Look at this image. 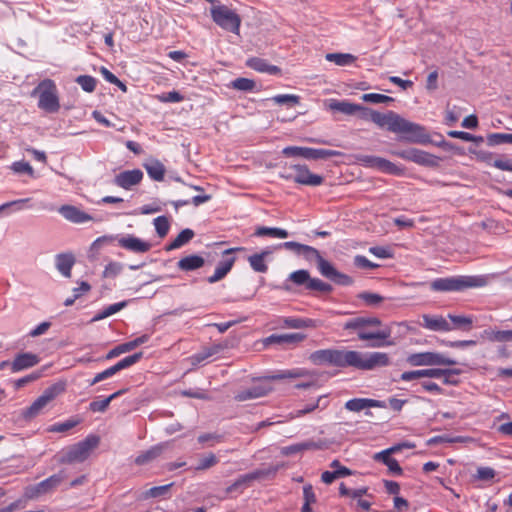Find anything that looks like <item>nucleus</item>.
<instances>
[{"label":"nucleus","mask_w":512,"mask_h":512,"mask_svg":"<svg viewBox=\"0 0 512 512\" xmlns=\"http://www.w3.org/2000/svg\"><path fill=\"white\" fill-rule=\"evenodd\" d=\"M78 423H79L78 420L69 419L65 422L56 423V424L52 425L51 428L49 429V431L58 432V433L66 432V431L74 428Z\"/></svg>","instance_id":"obj_61"},{"label":"nucleus","mask_w":512,"mask_h":512,"mask_svg":"<svg viewBox=\"0 0 512 512\" xmlns=\"http://www.w3.org/2000/svg\"><path fill=\"white\" fill-rule=\"evenodd\" d=\"M372 407L386 408V403L368 398H354L345 403V408L351 412H360Z\"/></svg>","instance_id":"obj_19"},{"label":"nucleus","mask_w":512,"mask_h":512,"mask_svg":"<svg viewBox=\"0 0 512 512\" xmlns=\"http://www.w3.org/2000/svg\"><path fill=\"white\" fill-rule=\"evenodd\" d=\"M205 264V260L203 257L199 255H188L186 257L181 258L178 263L177 267L181 271H194L201 267H203Z\"/></svg>","instance_id":"obj_29"},{"label":"nucleus","mask_w":512,"mask_h":512,"mask_svg":"<svg viewBox=\"0 0 512 512\" xmlns=\"http://www.w3.org/2000/svg\"><path fill=\"white\" fill-rule=\"evenodd\" d=\"M154 226L158 236L163 238L168 234L170 228L169 220L166 216H159L154 219Z\"/></svg>","instance_id":"obj_55"},{"label":"nucleus","mask_w":512,"mask_h":512,"mask_svg":"<svg viewBox=\"0 0 512 512\" xmlns=\"http://www.w3.org/2000/svg\"><path fill=\"white\" fill-rule=\"evenodd\" d=\"M67 475L65 471L61 470L56 474L51 475L47 479L41 481L35 487L36 494H45L48 493L55 488H57L65 479Z\"/></svg>","instance_id":"obj_21"},{"label":"nucleus","mask_w":512,"mask_h":512,"mask_svg":"<svg viewBox=\"0 0 512 512\" xmlns=\"http://www.w3.org/2000/svg\"><path fill=\"white\" fill-rule=\"evenodd\" d=\"M143 172L140 169L126 170L117 174L114 178V184L123 189H130L141 182Z\"/></svg>","instance_id":"obj_15"},{"label":"nucleus","mask_w":512,"mask_h":512,"mask_svg":"<svg viewBox=\"0 0 512 512\" xmlns=\"http://www.w3.org/2000/svg\"><path fill=\"white\" fill-rule=\"evenodd\" d=\"M121 248L134 253H146L151 249V244L133 235H127L118 239Z\"/></svg>","instance_id":"obj_16"},{"label":"nucleus","mask_w":512,"mask_h":512,"mask_svg":"<svg viewBox=\"0 0 512 512\" xmlns=\"http://www.w3.org/2000/svg\"><path fill=\"white\" fill-rule=\"evenodd\" d=\"M276 471V468L270 467L267 469H257L250 473L241 475L230 486L226 488V493L230 494L235 491L242 492L243 488L249 486L251 482L255 480L264 479L270 475L275 474Z\"/></svg>","instance_id":"obj_13"},{"label":"nucleus","mask_w":512,"mask_h":512,"mask_svg":"<svg viewBox=\"0 0 512 512\" xmlns=\"http://www.w3.org/2000/svg\"><path fill=\"white\" fill-rule=\"evenodd\" d=\"M142 356V352L134 353L133 355H129L118 361L115 365L112 366V368L114 369L115 373H118L119 371L126 369L137 363L142 358Z\"/></svg>","instance_id":"obj_44"},{"label":"nucleus","mask_w":512,"mask_h":512,"mask_svg":"<svg viewBox=\"0 0 512 512\" xmlns=\"http://www.w3.org/2000/svg\"><path fill=\"white\" fill-rule=\"evenodd\" d=\"M448 317L453 322L455 327H457V328H464L467 330H469L471 328V325L473 322L471 317L458 316V315H452V314H449Z\"/></svg>","instance_id":"obj_60"},{"label":"nucleus","mask_w":512,"mask_h":512,"mask_svg":"<svg viewBox=\"0 0 512 512\" xmlns=\"http://www.w3.org/2000/svg\"><path fill=\"white\" fill-rule=\"evenodd\" d=\"M496 476V471L491 467H479L474 478L479 481L491 482Z\"/></svg>","instance_id":"obj_56"},{"label":"nucleus","mask_w":512,"mask_h":512,"mask_svg":"<svg viewBox=\"0 0 512 512\" xmlns=\"http://www.w3.org/2000/svg\"><path fill=\"white\" fill-rule=\"evenodd\" d=\"M173 486V483L162 485V486H155L152 487L142 494L143 499H149V498H159V497H168L170 488Z\"/></svg>","instance_id":"obj_41"},{"label":"nucleus","mask_w":512,"mask_h":512,"mask_svg":"<svg viewBox=\"0 0 512 512\" xmlns=\"http://www.w3.org/2000/svg\"><path fill=\"white\" fill-rule=\"evenodd\" d=\"M66 385L64 382H57L44 390L43 394L39 396L29 407L24 409L21 413L25 420L35 418L47 406L49 402L55 399L58 395L65 391Z\"/></svg>","instance_id":"obj_8"},{"label":"nucleus","mask_w":512,"mask_h":512,"mask_svg":"<svg viewBox=\"0 0 512 512\" xmlns=\"http://www.w3.org/2000/svg\"><path fill=\"white\" fill-rule=\"evenodd\" d=\"M381 320L377 317H355L345 322V330L357 331L358 338L362 341H371L367 346L371 348H380L391 346L393 341L388 340L391 337V328L384 327L376 331H366L367 327H380Z\"/></svg>","instance_id":"obj_2"},{"label":"nucleus","mask_w":512,"mask_h":512,"mask_svg":"<svg viewBox=\"0 0 512 512\" xmlns=\"http://www.w3.org/2000/svg\"><path fill=\"white\" fill-rule=\"evenodd\" d=\"M144 167L151 179L154 181H163L165 176V166L157 159H152L144 164Z\"/></svg>","instance_id":"obj_31"},{"label":"nucleus","mask_w":512,"mask_h":512,"mask_svg":"<svg viewBox=\"0 0 512 512\" xmlns=\"http://www.w3.org/2000/svg\"><path fill=\"white\" fill-rule=\"evenodd\" d=\"M362 100L365 102L379 104V103H390L393 102L394 99L392 97L378 94V93H367L362 95Z\"/></svg>","instance_id":"obj_58"},{"label":"nucleus","mask_w":512,"mask_h":512,"mask_svg":"<svg viewBox=\"0 0 512 512\" xmlns=\"http://www.w3.org/2000/svg\"><path fill=\"white\" fill-rule=\"evenodd\" d=\"M285 327L291 329L317 328L321 325L319 320L310 318L285 317L282 319Z\"/></svg>","instance_id":"obj_27"},{"label":"nucleus","mask_w":512,"mask_h":512,"mask_svg":"<svg viewBox=\"0 0 512 512\" xmlns=\"http://www.w3.org/2000/svg\"><path fill=\"white\" fill-rule=\"evenodd\" d=\"M235 261H236L235 257H230V258L220 261L218 263V265L216 266V269H215L213 275L209 276L207 278V281L210 284H213V283H216V282L222 280L223 278H225L226 275L233 268Z\"/></svg>","instance_id":"obj_26"},{"label":"nucleus","mask_w":512,"mask_h":512,"mask_svg":"<svg viewBox=\"0 0 512 512\" xmlns=\"http://www.w3.org/2000/svg\"><path fill=\"white\" fill-rule=\"evenodd\" d=\"M123 265L118 262H110L103 271V276L106 278L115 277L121 273Z\"/></svg>","instance_id":"obj_63"},{"label":"nucleus","mask_w":512,"mask_h":512,"mask_svg":"<svg viewBox=\"0 0 512 512\" xmlns=\"http://www.w3.org/2000/svg\"><path fill=\"white\" fill-rule=\"evenodd\" d=\"M32 96H38V107L46 113H57L60 110L58 89L53 80H42L32 91Z\"/></svg>","instance_id":"obj_7"},{"label":"nucleus","mask_w":512,"mask_h":512,"mask_svg":"<svg viewBox=\"0 0 512 512\" xmlns=\"http://www.w3.org/2000/svg\"><path fill=\"white\" fill-rule=\"evenodd\" d=\"M276 104L294 106L299 104L300 97L292 94H280L272 98Z\"/></svg>","instance_id":"obj_57"},{"label":"nucleus","mask_w":512,"mask_h":512,"mask_svg":"<svg viewBox=\"0 0 512 512\" xmlns=\"http://www.w3.org/2000/svg\"><path fill=\"white\" fill-rule=\"evenodd\" d=\"M40 358L33 353L25 352L17 354L10 364V369L13 373H17L37 365Z\"/></svg>","instance_id":"obj_18"},{"label":"nucleus","mask_w":512,"mask_h":512,"mask_svg":"<svg viewBox=\"0 0 512 512\" xmlns=\"http://www.w3.org/2000/svg\"><path fill=\"white\" fill-rule=\"evenodd\" d=\"M303 498L304 504L301 508V512H312L310 505L316 502V495L311 484H307L303 487Z\"/></svg>","instance_id":"obj_45"},{"label":"nucleus","mask_w":512,"mask_h":512,"mask_svg":"<svg viewBox=\"0 0 512 512\" xmlns=\"http://www.w3.org/2000/svg\"><path fill=\"white\" fill-rule=\"evenodd\" d=\"M307 290L328 294L332 292L333 287L329 283H326L319 278L311 277Z\"/></svg>","instance_id":"obj_46"},{"label":"nucleus","mask_w":512,"mask_h":512,"mask_svg":"<svg viewBox=\"0 0 512 512\" xmlns=\"http://www.w3.org/2000/svg\"><path fill=\"white\" fill-rule=\"evenodd\" d=\"M488 145L496 146L500 144H512V134L508 133H493L487 137Z\"/></svg>","instance_id":"obj_49"},{"label":"nucleus","mask_w":512,"mask_h":512,"mask_svg":"<svg viewBox=\"0 0 512 512\" xmlns=\"http://www.w3.org/2000/svg\"><path fill=\"white\" fill-rule=\"evenodd\" d=\"M308 359L312 364L317 366L327 365L344 369L352 367L353 350L336 348L320 349L312 352Z\"/></svg>","instance_id":"obj_5"},{"label":"nucleus","mask_w":512,"mask_h":512,"mask_svg":"<svg viewBox=\"0 0 512 512\" xmlns=\"http://www.w3.org/2000/svg\"><path fill=\"white\" fill-rule=\"evenodd\" d=\"M374 169L391 175H400L403 173L402 168L398 167L396 164L382 157H379Z\"/></svg>","instance_id":"obj_40"},{"label":"nucleus","mask_w":512,"mask_h":512,"mask_svg":"<svg viewBox=\"0 0 512 512\" xmlns=\"http://www.w3.org/2000/svg\"><path fill=\"white\" fill-rule=\"evenodd\" d=\"M326 398H327L326 395L319 396L315 402L305 405L302 409L296 410L293 413L292 417L304 416L308 413L313 412L318 407H321L323 409L326 408L328 406V402L326 401Z\"/></svg>","instance_id":"obj_37"},{"label":"nucleus","mask_w":512,"mask_h":512,"mask_svg":"<svg viewBox=\"0 0 512 512\" xmlns=\"http://www.w3.org/2000/svg\"><path fill=\"white\" fill-rule=\"evenodd\" d=\"M256 83L252 79L239 77L231 82V87L239 91H253Z\"/></svg>","instance_id":"obj_48"},{"label":"nucleus","mask_w":512,"mask_h":512,"mask_svg":"<svg viewBox=\"0 0 512 512\" xmlns=\"http://www.w3.org/2000/svg\"><path fill=\"white\" fill-rule=\"evenodd\" d=\"M76 83L79 84L85 92L91 93L95 90L97 81L92 76L80 75L76 78Z\"/></svg>","instance_id":"obj_53"},{"label":"nucleus","mask_w":512,"mask_h":512,"mask_svg":"<svg viewBox=\"0 0 512 512\" xmlns=\"http://www.w3.org/2000/svg\"><path fill=\"white\" fill-rule=\"evenodd\" d=\"M287 157H303L308 160H326L331 157L341 156L337 150L315 149L309 147L288 146L282 150Z\"/></svg>","instance_id":"obj_11"},{"label":"nucleus","mask_w":512,"mask_h":512,"mask_svg":"<svg viewBox=\"0 0 512 512\" xmlns=\"http://www.w3.org/2000/svg\"><path fill=\"white\" fill-rule=\"evenodd\" d=\"M437 162L438 158L436 156L419 149L414 163L424 166H435Z\"/></svg>","instance_id":"obj_52"},{"label":"nucleus","mask_w":512,"mask_h":512,"mask_svg":"<svg viewBox=\"0 0 512 512\" xmlns=\"http://www.w3.org/2000/svg\"><path fill=\"white\" fill-rule=\"evenodd\" d=\"M58 212L68 221L76 224L91 221L93 217L73 205H62Z\"/></svg>","instance_id":"obj_17"},{"label":"nucleus","mask_w":512,"mask_h":512,"mask_svg":"<svg viewBox=\"0 0 512 512\" xmlns=\"http://www.w3.org/2000/svg\"><path fill=\"white\" fill-rule=\"evenodd\" d=\"M248 262L251 268L258 273H266L268 271V265L262 255L253 254L248 257Z\"/></svg>","instance_id":"obj_47"},{"label":"nucleus","mask_w":512,"mask_h":512,"mask_svg":"<svg viewBox=\"0 0 512 512\" xmlns=\"http://www.w3.org/2000/svg\"><path fill=\"white\" fill-rule=\"evenodd\" d=\"M218 349L217 347H209L205 348L202 351L192 355L190 357V362L192 365H198L202 363L203 361L207 360L209 357L217 353Z\"/></svg>","instance_id":"obj_51"},{"label":"nucleus","mask_w":512,"mask_h":512,"mask_svg":"<svg viewBox=\"0 0 512 512\" xmlns=\"http://www.w3.org/2000/svg\"><path fill=\"white\" fill-rule=\"evenodd\" d=\"M311 279L310 273L308 270L300 269L296 270L288 276L287 281L292 282L296 286H304L305 289H308L309 281Z\"/></svg>","instance_id":"obj_39"},{"label":"nucleus","mask_w":512,"mask_h":512,"mask_svg":"<svg viewBox=\"0 0 512 512\" xmlns=\"http://www.w3.org/2000/svg\"><path fill=\"white\" fill-rule=\"evenodd\" d=\"M246 66L257 72L267 73L269 75H278L281 73V69L278 66L269 64L267 60L259 57L247 59Z\"/></svg>","instance_id":"obj_23"},{"label":"nucleus","mask_w":512,"mask_h":512,"mask_svg":"<svg viewBox=\"0 0 512 512\" xmlns=\"http://www.w3.org/2000/svg\"><path fill=\"white\" fill-rule=\"evenodd\" d=\"M219 462L218 458L213 453H208L204 457H202L197 466H195L196 471H204L213 466H215Z\"/></svg>","instance_id":"obj_54"},{"label":"nucleus","mask_w":512,"mask_h":512,"mask_svg":"<svg viewBox=\"0 0 512 512\" xmlns=\"http://www.w3.org/2000/svg\"><path fill=\"white\" fill-rule=\"evenodd\" d=\"M364 118H369L380 128H386L388 131L403 135L404 140L411 143H426L430 137L425 127L420 124L408 121L394 111L380 113L368 108L364 109Z\"/></svg>","instance_id":"obj_1"},{"label":"nucleus","mask_w":512,"mask_h":512,"mask_svg":"<svg viewBox=\"0 0 512 512\" xmlns=\"http://www.w3.org/2000/svg\"><path fill=\"white\" fill-rule=\"evenodd\" d=\"M41 376H42V373L40 371L32 372L29 375H26L22 378L15 380L14 388L16 390H19V389L23 388L24 386H26L27 384L38 380Z\"/></svg>","instance_id":"obj_59"},{"label":"nucleus","mask_w":512,"mask_h":512,"mask_svg":"<svg viewBox=\"0 0 512 512\" xmlns=\"http://www.w3.org/2000/svg\"><path fill=\"white\" fill-rule=\"evenodd\" d=\"M487 284L485 276H452L436 278L430 282V289L437 292H460L469 288L483 287Z\"/></svg>","instance_id":"obj_3"},{"label":"nucleus","mask_w":512,"mask_h":512,"mask_svg":"<svg viewBox=\"0 0 512 512\" xmlns=\"http://www.w3.org/2000/svg\"><path fill=\"white\" fill-rule=\"evenodd\" d=\"M292 170L295 172L294 182L298 184L319 186L324 181L322 176L313 174L306 165H293Z\"/></svg>","instance_id":"obj_14"},{"label":"nucleus","mask_w":512,"mask_h":512,"mask_svg":"<svg viewBox=\"0 0 512 512\" xmlns=\"http://www.w3.org/2000/svg\"><path fill=\"white\" fill-rule=\"evenodd\" d=\"M149 338H150L149 335L144 334V335H141L140 337L135 338L132 341L120 344V345L116 346L115 348H113L112 350H110L107 353V355L105 356V359L109 360V359L119 356L122 353L129 352V351L135 349L136 347L146 343L149 340Z\"/></svg>","instance_id":"obj_22"},{"label":"nucleus","mask_w":512,"mask_h":512,"mask_svg":"<svg viewBox=\"0 0 512 512\" xmlns=\"http://www.w3.org/2000/svg\"><path fill=\"white\" fill-rule=\"evenodd\" d=\"M127 305V302L126 301H122V302H118V303H114L112 305H109L108 307H106L105 309H103L101 312H99L98 314H96L93 318H92V322H96V321H100L102 319H105L117 312H119L120 310H122L125 306Z\"/></svg>","instance_id":"obj_43"},{"label":"nucleus","mask_w":512,"mask_h":512,"mask_svg":"<svg viewBox=\"0 0 512 512\" xmlns=\"http://www.w3.org/2000/svg\"><path fill=\"white\" fill-rule=\"evenodd\" d=\"M11 169L17 174L33 175L34 172L32 166L25 161L14 162L11 166Z\"/></svg>","instance_id":"obj_62"},{"label":"nucleus","mask_w":512,"mask_h":512,"mask_svg":"<svg viewBox=\"0 0 512 512\" xmlns=\"http://www.w3.org/2000/svg\"><path fill=\"white\" fill-rule=\"evenodd\" d=\"M158 99L164 103H167V102L177 103V102H181L184 99V97L177 91H170L168 93H163V94L159 95Z\"/></svg>","instance_id":"obj_64"},{"label":"nucleus","mask_w":512,"mask_h":512,"mask_svg":"<svg viewBox=\"0 0 512 512\" xmlns=\"http://www.w3.org/2000/svg\"><path fill=\"white\" fill-rule=\"evenodd\" d=\"M422 326L432 331H451L453 327L450 323L442 316H430L424 314L422 316Z\"/></svg>","instance_id":"obj_25"},{"label":"nucleus","mask_w":512,"mask_h":512,"mask_svg":"<svg viewBox=\"0 0 512 512\" xmlns=\"http://www.w3.org/2000/svg\"><path fill=\"white\" fill-rule=\"evenodd\" d=\"M357 297L363 300L367 306L371 307L378 306L384 300V297L381 295L367 291L359 293Z\"/></svg>","instance_id":"obj_50"},{"label":"nucleus","mask_w":512,"mask_h":512,"mask_svg":"<svg viewBox=\"0 0 512 512\" xmlns=\"http://www.w3.org/2000/svg\"><path fill=\"white\" fill-rule=\"evenodd\" d=\"M166 445L165 444H157L155 446H152L146 451L141 452L136 458H135V464L142 466L146 465L156 458H158L163 451L165 450Z\"/></svg>","instance_id":"obj_28"},{"label":"nucleus","mask_w":512,"mask_h":512,"mask_svg":"<svg viewBox=\"0 0 512 512\" xmlns=\"http://www.w3.org/2000/svg\"><path fill=\"white\" fill-rule=\"evenodd\" d=\"M75 263V258L71 253H61L56 256V267L65 277H71V269Z\"/></svg>","instance_id":"obj_30"},{"label":"nucleus","mask_w":512,"mask_h":512,"mask_svg":"<svg viewBox=\"0 0 512 512\" xmlns=\"http://www.w3.org/2000/svg\"><path fill=\"white\" fill-rule=\"evenodd\" d=\"M407 362L411 366H450L457 363L455 360L437 352L413 353L407 357Z\"/></svg>","instance_id":"obj_12"},{"label":"nucleus","mask_w":512,"mask_h":512,"mask_svg":"<svg viewBox=\"0 0 512 512\" xmlns=\"http://www.w3.org/2000/svg\"><path fill=\"white\" fill-rule=\"evenodd\" d=\"M311 374L312 373L307 369L296 368V369H292V370L279 371L276 374L264 377V379L282 380V379H287V378H301V377L310 376Z\"/></svg>","instance_id":"obj_32"},{"label":"nucleus","mask_w":512,"mask_h":512,"mask_svg":"<svg viewBox=\"0 0 512 512\" xmlns=\"http://www.w3.org/2000/svg\"><path fill=\"white\" fill-rule=\"evenodd\" d=\"M99 437L89 435L84 440L66 447L58 454V462L61 464H73L84 462L91 452L98 446Z\"/></svg>","instance_id":"obj_6"},{"label":"nucleus","mask_w":512,"mask_h":512,"mask_svg":"<svg viewBox=\"0 0 512 512\" xmlns=\"http://www.w3.org/2000/svg\"><path fill=\"white\" fill-rule=\"evenodd\" d=\"M325 59L338 66H348L353 64L357 60V57L350 53H328Z\"/></svg>","instance_id":"obj_35"},{"label":"nucleus","mask_w":512,"mask_h":512,"mask_svg":"<svg viewBox=\"0 0 512 512\" xmlns=\"http://www.w3.org/2000/svg\"><path fill=\"white\" fill-rule=\"evenodd\" d=\"M332 110L339 111L346 115H353L357 111H362L364 113V107L353 104L347 101H335L330 105Z\"/></svg>","instance_id":"obj_36"},{"label":"nucleus","mask_w":512,"mask_h":512,"mask_svg":"<svg viewBox=\"0 0 512 512\" xmlns=\"http://www.w3.org/2000/svg\"><path fill=\"white\" fill-rule=\"evenodd\" d=\"M270 391H271V387H269L267 385H264V384L254 385L250 388L239 391L235 395V400L241 402V401L260 398V397L267 395Z\"/></svg>","instance_id":"obj_24"},{"label":"nucleus","mask_w":512,"mask_h":512,"mask_svg":"<svg viewBox=\"0 0 512 512\" xmlns=\"http://www.w3.org/2000/svg\"><path fill=\"white\" fill-rule=\"evenodd\" d=\"M125 392H126V389H121L102 400L92 401L89 404V409L92 412H105L107 410L109 404L111 403V401L116 399L117 397L121 396Z\"/></svg>","instance_id":"obj_34"},{"label":"nucleus","mask_w":512,"mask_h":512,"mask_svg":"<svg viewBox=\"0 0 512 512\" xmlns=\"http://www.w3.org/2000/svg\"><path fill=\"white\" fill-rule=\"evenodd\" d=\"M300 255L304 256L307 261L311 262L315 260L320 274L333 281L335 284L341 286H350L353 284L354 281L352 277L338 271L329 261L320 255V252L316 248L305 245Z\"/></svg>","instance_id":"obj_4"},{"label":"nucleus","mask_w":512,"mask_h":512,"mask_svg":"<svg viewBox=\"0 0 512 512\" xmlns=\"http://www.w3.org/2000/svg\"><path fill=\"white\" fill-rule=\"evenodd\" d=\"M485 334L490 341L512 342V330H486Z\"/></svg>","instance_id":"obj_42"},{"label":"nucleus","mask_w":512,"mask_h":512,"mask_svg":"<svg viewBox=\"0 0 512 512\" xmlns=\"http://www.w3.org/2000/svg\"><path fill=\"white\" fill-rule=\"evenodd\" d=\"M194 236H195L194 231L192 229L186 228V229L182 230L177 235V237L170 244H168L166 246V250L171 251L174 249H178V248L184 246L185 244H187L188 242H190Z\"/></svg>","instance_id":"obj_33"},{"label":"nucleus","mask_w":512,"mask_h":512,"mask_svg":"<svg viewBox=\"0 0 512 512\" xmlns=\"http://www.w3.org/2000/svg\"><path fill=\"white\" fill-rule=\"evenodd\" d=\"M254 234L259 237L270 236V237L280 238V239H285L289 236L288 231L285 229L277 228V227H265V226L258 227Z\"/></svg>","instance_id":"obj_38"},{"label":"nucleus","mask_w":512,"mask_h":512,"mask_svg":"<svg viewBox=\"0 0 512 512\" xmlns=\"http://www.w3.org/2000/svg\"><path fill=\"white\" fill-rule=\"evenodd\" d=\"M390 358L387 353L384 352H370L362 353L353 350L352 368L358 370H373L378 367L388 366Z\"/></svg>","instance_id":"obj_9"},{"label":"nucleus","mask_w":512,"mask_h":512,"mask_svg":"<svg viewBox=\"0 0 512 512\" xmlns=\"http://www.w3.org/2000/svg\"><path fill=\"white\" fill-rule=\"evenodd\" d=\"M213 21L222 29L238 34L241 18L233 10L225 5H218L211 8Z\"/></svg>","instance_id":"obj_10"},{"label":"nucleus","mask_w":512,"mask_h":512,"mask_svg":"<svg viewBox=\"0 0 512 512\" xmlns=\"http://www.w3.org/2000/svg\"><path fill=\"white\" fill-rule=\"evenodd\" d=\"M445 373H449V371H443L441 368H429L422 370L406 371L400 375V380L408 382L423 377L441 378Z\"/></svg>","instance_id":"obj_20"}]
</instances>
